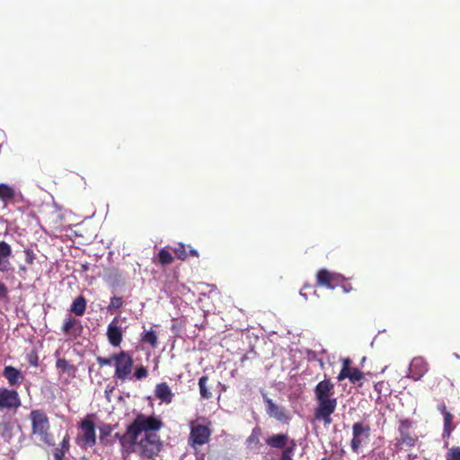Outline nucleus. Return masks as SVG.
I'll return each mask as SVG.
<instances>
[{
	"mask_svg": "<svg viewBox=\"0 0 460 460\" xmlns=\"http://www.w3.org/2000/svg\"><path fill=\"white\" fill-rule=\"evenodd\" d=\"M314 394L317 403L314 411V420L322 421L324 426L331 425L332 415L335 412L338 405L334 384L330 379L324 378L314 386Z\"/></svg>",
	"mask_w": 460,
	"mask_h": 460,
	"instance_id": "nucleus-1",
	"label": "nucleus"
},
{
	"mask_svg": "<svg viewBox=\"0 0 460 460\" xmlns=\"http://www.w3.org/2000/svg\"><path fill=\"white\" fill-rule=\"evenodd\" d=\"M162 448L163 441L158 434H143L134 439L132 454H137L141 459H153Z\"/></svg>",
	"mask_w": 460,
	"mask_h": 460,
	"instance_id": "nucleus-2",
	"label": "nucleus"
},
{
	"mask_svg": "<svg viewBox=\"0 0 460 460\" xmlns=\"http://www.w3.org/2000/svg\"><path fill=\"white\" fill-rule=\"evenodd\" d=\"M163 425L159 416L138 413L128 425V433L132 434L135 438L143 434H157L156 431L160 430Z\"/></svg>",
	"mask_w": 460,
	"mask_h": 460,
	"instance_id": "nucleus-3",
	"label": "nucleus"
},
{
	"mask_svg": "<svg viewBox=\"0 0 460 460\" xmlns=\"http://www.w3.org/2000/svg\"><path fill=\"white\" fill-rule=\"evenodd\" d=\"M93 417V414H87L78 425L79 433L75 442L82 448L93 447L97 443L96 427Z\"/></svg>",
	"mask_w": 460,
	"mask_h": 460,
	"instance_id": "nucleus-4",
	"label": "nucleus"
},
{
	"mask_svg": "<svg viewBox=\"0 0 460 460\" xmlns=\"http://www.w3.org/2000/svg\"><path fill=\"white\" fill-rule=\"evenodd\" d=\"M211 422L207 420V424L199 423L196 420L190 422V434L188 437V445L197 450L198 447L208 443L212 434L210 428Z\"/></svg>",
	"mask_w": 460,
	"mask_h": 460,
	"instance_id": "nucleus-5",
	"label": "nucleus"
},
{
	"mask_svg": "<svg viewBox=\"0 0 460 460\" xmlns=\"http://www.w3.org/2000/svg\"><path fill=\"white\" fill-rule=\"evenodd\" d=\"M31 422V432L40 438V441L50 444V425L49 418L43 410H32L29 415Z\"/></svg>",
	"mask_w": 460,
	"mask_h": 460,
	"instance_id": "nucleus-6",
	"label": "nucleus"
},
{
	"mask_svg": "<svg viewBox=\"0 0 460 460\" xmlns=\"http://www.w3.org/2000/svg\"><path fill=\"white\" fill-rule=\"evenodd\" d=\"M115 367L114 376L121 381L131 379L133 369V358L128 351L121 350L112 355Z\"/></svg>",
	"mask_w": 460,
	"mask_h": 460,
	"instance_id": "nucleus-7",
	"label": "nucleus"
},
{
	"mask_svg": "<svg viewBox=\"0 0 460 460\" xmlns=\"http://www.w3.org/2000/svg\"><path fill=\"white\" fill-rule=\"evenodd\" d=\"M370 438V426L368 423L358 421L352 425V439L350 447L354 453H358L359 449L367 445Z\"/></svg>",
	"mask_w": 460,
	"mask_h": 460,
	"instance_id": "nucleus-8",
	"label": "nucleus"
},
{
	"mask_svg": "<svg viewBox=\"0 0 460 460\" xmlns=\"http://www.w3.org/2000/svg\"><path fill=\"white\" fill-rule=\"evenodd\" d=\"M13 255L12 247L4 241H0V271H7L11 266L10 258ZM8 288L0 280V300L8 298Z\"/></svg>",
	"mask_w": 460,
	"mask_h": 460,
	"instance_id": "nucleus-9",
	"label": "nucleus"
},
{
	"mask_svg": "<svg viewBox=\"0 0 460 460\" xmlns=\"http://www.w3.org/2000/svg\"><path fill=\"white\" fill-rule=\"evenodd\" d=\"M412 422L410 420H400L395 446L401 449L411 448L415 446L418 438L411 433Z\"/></svg>",
	"mask_w": 460,
	"mask_h": 460,
	"instance_id": "nucleus-10",
	"label": "nucleus"
},
{
	"mask_svg": "<svg viewBox=\"0 0 460 460\" xmlns=\"http://www.w3.org/2000/svg\"><path fill=\"white\" fill-rule=\"evenodd\" d=\"M21 405V398L16 390L0 388V411H16Z\"/></svg>",
	"mask_w": 460,
	"mask_h": 460,
	"instance_id": "nucleus-11",
	"label": "nucleus"
},
{
	"mask_svg": "<svg viewBox=\"0 0 460 460\" xmlns=\"http://www.w3.org/2000/svg\"><path fill=\"white\" fill-rule=\"evenodd\" d=\"M429 386L437 394L447 395L453 393L455 385L451 378L445 375H436L429 379Z\"/></svg>",
	"mask_w": 460,
	"mask_h": 460,
	"instance_id": "nucleus-12",
	"label": "nucleus"
},
{
	"mask_svg": "<svg viewBox=\"0 0 460 460\" xmlns=\"http://www.w3.org/2000/svg\"><path fill=\"white\" fill-rule=\"evenodd\" d=\"M263 402L265 403V410L267 414L270 418H274L276 420L287 423L289 421L290 417L285 409V407L275 403L266 394H262Z\"/></svg>",
	"mask_w": 460,
	"mask_h": 460,
	"instance_id": "nucleus-13",
	"label": "nucleus"
},
{
	"mask_svg": "<svg viewBox=\"0 0 460 460\" xmlns=\"http://www.w3.org/2000/svg\"><path fill=\"white\" fill-rule=\"evenodd\" d=\"M316 281L318 286L334 289L342 282V275L322 269L316 274Z\"/></svg>",
	"mask_w": 460,
	"mask_h": 460,
	"instance_id": "nucleus-14",
	"label": "nucleus"
},
{
	"mask_svg": "<svg viewBox=\"0 0 460 460\" xmlns=\"http://www.w3.org/2000/svg\"><path fill=\"white\" fill-rule=\"evenodd\" d=\"M429 363L424 358L415 357L412 358L410 364L408 376L414 381L420 380L429 371Z\"/></svg>",
	"mask_w": 460,
	"mask_h": 460,
	"instance_id": "nucleus-15",
	"label": "nucleus"
},
{
	"mask_svg": "<svg viewBox=\"0 0 460 460\" xmlns=\"http://www.w3.org/2000/svg\"><path fill=\"white\" fill-rule=\"evenodd\" d=\"M84 327L80 320L75 317L69 315L67 316L63 323L61 327L62 332L68 337H72L76 339L83 332Z\"/></svg>",
	"mask_w": 460,
	"mask_h": 460,
	"instance_id": "nucleus-16",
	"label": "nucleus"
},
{
	"mask_svg": "<svg viewBox=\"0 0 460 460\" xmlns=\"http://www.w3.org/2000/svg\"><path fill=\"white\" fill-rule=\"evenodd\" d=\"M119 318L114 317L107 328V338L113 347L120 346L123 339V332L119 326Z\"/></svg>",
	"mask_w": 460,
	"mask_h": 460,
	"instance_id": "nucleus-17",
	"label": "nucleus"
},
{
	"mask_svg": "<svg viewBox=\"0 0 460 460\" xmlns=\"http://www.w3.org/2000/svg\"><path fill=\"white\" fill-rule=\"evenodd\" d=\"M114 438H117L120 444V452L123 457H128L132 455V445L134 444L135 437L128 433V426L125 433L120 434L117 432Z\"/></svg>",
	"mask_w": 460,
	"mask_h": 460,
	"instance_id": "nucleus-18",
	"label": "nucleus"
},
{
	"mask_svg": "<svg viewBox=\"0 0 460 460\" xmlns=\"http://www.w3.org/2000/svg\"><path fill=\"white\" fill-rule=\"evenodd\" d=\"M3 376L10 386H19L24 379L22 373L13 366L4 367Z\"/></svg>",
	"mask_w": 460,
	"mask_h": 460,
	"instance_id": "nucleus-19",
	"label": "nucleus"
},
{
	"mask_svg": "<svg viewBox=\"0 0 460 460\" xmlns=\"http://www.w3.org/2000/svg\"><path fill=\"white\" fill-rule=\"evenodd\" d=\"M154 394L157 399L165 404H170L174 397V394L165 382L157 384L155 387Z\"/></svg>",
	"mask_w": 460,
	"mask_h": 460,
	"instance_id": "nucleus-20",
	"label": "nucleus"
},
{
	"mask_svg": "<svg viewBox=\"0 0 460 460\" xmlns=\"http://www.w3.org/2000/svg\"><path fill=\"white\" fill-rule=\"evenodd\" d=\"M117 425L110 423H102L99 427V440L103 447H110L114 444V440L111 438Z\"/></svg>",
	"mask_w": 460,
	"mask_h": 460,
	"instance_id": "nucleus-21",
	"label": "nucleus"
},
{
	"mask_svg": "<svg viewBox=\"0 0 460 460\" xmlns=\"http://www.w3.org/2000/svg\"><path fill=\"white\" fill-rule=\"evenodd\" d=\"M16 197L17 192L14 188L5 183H0V200L4 204L14 203Z\"/></svg>",
	"mask_w": 460,
	"mask_h": 460,
	"instance_id": "nucleus-22",
	"label": "nucleus"
},
{
	"mask_svg": "<svg viewBox=\"0 0 460 460\" xmlns=\"http://www.w3.org/2000/svg\"><path fill=\"white\" fill-rule=\"evenodd\" d=\"M288 436L286 434H276L266 439V444L272 448L285 449L289 445Z\"/></svg>",
	"mask_w": 460,
	"mask_h": 460,
	"instance_id": "nucleus-23",
	"label": "nucleus"
},
{
	"mask_svg": "<svg viewBox=\"0 0 460 460\" xmlns=\"http://www.w3.org/2000/svg\"><path fill=\"white\" fill-rule=\"evenodd\" d=\"M56 367L59 371V375L67 374L70 377H75L77 368L64 358H58L56 361Z\"/></svg>",
	"mask_w": 460,
	"mask_h": 460,
	"instance_id": "nucleus-24",
	"label": "nucleus"
},
{
	"mask_svg": "<svg viewBox=\"0 0 460 460\" xmlns=\"http://www.w3.org/2000/svg\"><path fill=\"white\" fill-rule=\"evenodd\" d=\"M337 378L339 381L349 378L350 383L356 384L363 378V373L357 367H351L350 369H341Z\"/></svg>",
	"mask_w": 460,
	"mask_h": 460,
	"instance_id": "nucleus-25",
	"label": "nucleus"
},
{
	"mask_svg": "<svg viewBox=\"0 0 460 460\" xmlns=\"http://www.w3.org/2000/svg\"><path fill=\"white\" fill-rule=\"evenodd\" d=\"M199 394L203 400H210L213 397L211 386L208 385V376L207 375L199 377L198 382Z\"/></svg>",
	"mask_w": 460,
	"mask_h": 460,
	"instance_id": "nucleus-26",
	"label": "nucleus"
},
{
	"mask_svg": "<svg viewBox=\"0 0 460 460\" xmlns=\"http://www.w3.org/2000/svg\"><path fill=\"white\" fill-rule=\"evenodd\" d=\"M86 305V298L84 296H78L73 301L70 307V312L75 314L76 316H82L85 313Z\"/></svg>",
	"mask_w": 460,
	"mask_h": 460,
	"instance_id": "nucleus-27",
	"label": "nucleus"
},
{
	"mask_svg": "<svg viewBox=\"0 0 460 460\" xmlns=\"http://www.w3.org/2000/svg\"><path fill=\"white\" fill-rule=\"evenodd\" d=\"M141 342L149 344L151 348L155 349L158 345L157 333L154 330L146 331L141 334Z\"/></svg>",
	"mask_w": 460,
	"mask_h": 460,
	"instance_id": "nucleus-28",
	"label": "nucleus"
},
{
	"mask_svg": "<svg viewBox=\"0 0 460 460\" xmlns=\"http://www.w3.org/2000/svg\"><path fill=\"white\" fill-rule=\"evenodd\" d=\"M157 260L161 265L166 266L173 261V257L167 249L163 248L158 252Z\"/></svg>",
	"mask_w": 460,
	"mask_h": 460,
	"instance_id": "nucleus-29",
	"label": "nucleus"
},
{
	"mask_svg": "<svg viewBox=\"0 0 460 460\" xmlns=\"http://www.w3.org/2000/svg\"><path fill=\"white\" fill-rule=\"evenodd\" d=\"M296 447V443L294 439L289 441V445L282 451L279 460H293L292 456Z\"/></svg>",
	"mask_w": 460,
	"mask_h": 460,
	"instance_id": "nucleus-30",
	"label": "nucleus"
},
{
	"mask_svg": "<svg viewBox=\"0 0 460 460\" xmlns=\"http://www.w3.org/2000/svg\"><path fill=\"white\" fill-rule=\"evenodd\" d=\"M438 410L443 414L444 418V427H454L453 426V419L454 416L452 413H450L447 410L445 404H441L438 406Z\"/></svg>",
	"mask_w": 460,
	"mask_h": 460,
	"instance_id": "nucleus-31",
	"label": "nucleus"
},
{
	"mask_svg": "<svg viewBox=\"0 0 460 460\" xmlns=\"http://www.w3.org/2000/svg\"><path fill=\"white\" fill-rule=\"evenodd\" d=\"M173 252L178 260L185 261L188 258L186 247L181 243L177 244V246L173 249Z\"/></svg>",
	"mask_w": 460,
	"mask_h": 460,
	"instance_id": "nucleus-32",
	"label": "nucleus"
},
{
	"mask_svg": "<svg viewBox=\"0 0 460 460\" xmlns=\"http://www.w3.org/2000/svg\"><path fill=\"white\" fill-rule=\"evenodd\" d=\"M446 460H460V447L454 446L448 448L446 454Z\"/></svg>",
	"mask_w": 460,
	"mask_h": 460,
	"instance_id": "nucleus-33",
	"label": "nucleus"
},
{
	"mask_svg": "<svg viewBox=\"0 0 460 460\" xmlns=\"http://www.w3.org/2000/svg\"><path fill=\"white\" fill-rule=\"evenodd\" d=\"M147 376H148V371L145 366L140 365V366L137 367V368L134 372V377L136 379L142 380V379L147 377Z\"/></svg>",
	"mask_w": 460,
	"mask_h": 460,
	"instance_id": "nucleus-34",
	"label": "nucleus"
},
{
	"mask_svg": "<svg viewBox=\"0 0 460 460\" xmlns=\"http://www.w3.org/2000/svg\"><path fill=\"white\" fill-rule=\"evenodd\" d=\"M24 253H25V261H26V263L29 264V265H32L34 261H35V259H36L35 252L32 250H31L29 248H26L24 250Z\"/></svg>",
	"mask_w": 460,
	"mask_h": 460,
	"instance_id": "nucleus-35",
	"label": "nucleus"
},
{
	"mask_svg": "<svg viewBox=\"0 0 460 460\" xmlns=\"http://www.w3.org/2000/svg\"><path fill=\"white\" fill-rule=\"evenodd\" d=\"M123 305V300L119 296H112L111 298L110 308L119 309Z\"/></svg>",
	"mask_w": 460,
	"mask_h": 460,
	"instance_id": "nucleus-36",
	"label": "nucleus"
},
{
	"mask_svg": "<svg viewBox=\"0 0 460 460\" xmlns=\"http://www.w3.org/2000/svg\"><path fill=\"white\" fill-rule=\"evenodd\" d=\"M59 448L65 452H68L70 448V438L68 435H66L62 441L59 444Z\"/></svg>",
	"mask_w": 460,
	"mask_h": 460,
	"instance_id": "nucleus-37",
	"label": "nucleus"
},
{
	"mask_svg": "<svg viewBox=\"0 0 460 460\" xmlns=\"http://www.w3.org/2000/svg\"><path fill=\"white\" fill-rule=\"evenodd\" d=\"M28 362L32 367H38L39 366V357L35 351H31L28 355Z\"/></svg>",
	"mask_w": 460,
	"mask_h": 460,
	"instance_id": "nucleus-38",
	"label": "nucleus"
},
{
	"mask_svg": "<svg viewBox=\"0 0 460 460\" xmlns=\"http://www.w3.org/2000/svg\"><path fill=\"white\" fill-rule=\"evenodd\" d=\"M375 391L380 395L384 390H387L386 383L384 381H380L375 384L374 385Z\"/></svg>",
	"mask_w": 460,
	"mask_h": 460,
	"instance_id": "nucleus-39",
	"label": "nucleus"
},
{
	"mask_svg": "<svg viewBox=\"0 0 460 460\" xmlns=\"http://www.w3.org/2000/svg\"><path fill=\"white\" fill-rule=\"evenodd\" d=\"M96 360L101 367L110 366V365H111V362L113 361L112 356L110 358H103V357H97Z\"/></svg>",
	"mask_w": 460,
	"mask_h": 460,
	"instance_id": "nucleus-40",
	"label": "nucleus"
},
{
	"mask_svg": "<svg viewBox=\"0 0 460 460\" xmlns=\"http://www.w3.org/2000/svg\"><path fill=\"white\" fill-rule=\"evenodd\" d=\"M66 452L57 447L53 453L54 460H64Z\"/></svg>",
	"mask_w": 460,
	"mask_h": 460,
	"instance_id": "nucleus-41",
	"label": "nucleus"
},
{
	"mask_svg": "<svg viewBox=\"0 0 460 460\" xmlns=\"http://www.w3.org/2000/svg\"><path fill=\"white\" fill-rule=\"evenodd\" d=\"M339 287H341L342 288L344 293H349L353 289L352 286L346 281V279L343 276H342V282L340 284Z\"/></svg>",
	"mask_w": 460,
	"mask_h": 460,
	"instance_id": "nucleus-42",
	"label": "nucleus"
},
{
	"mask_svg": "<svg viewBox=\"0 0 460 460\" xmlns=\"http://www.w3.org/2000/svg\"><path fill=\"white\" fill-rule=\"evenodd\" d=\"M455 427H444L443 428V433H442V437L443 438H448L450 436H451V433L453 431Z\"/></svg>",
	"mask_w": 460,
	"mask_h": 460,
	"instance_id": "nucleus-43",
	"label": "nucleus"
},
{
	"mask_svg": "<svg viewBox=\"0 0 460 460\" xmlns=\"http://www.w3.org/2000/svg\"><path fill=\"white\" fill-rule=\"evenodd\" d=\"M350 364H351V360L349 358L343 359V367L341 369H350L351 368L349 367Z\"/></svg>",
	"mask_w": 460,
	"mask_h": 460,
	"instance_id": "nucleus-44",
	"label": "nucleus"
},
{
	"mask_svg": "<svg viewBox=\"0 0 460 460\" xmlns=\"http://www.w3.org/2000/svg\"><path fill=\"white\" fill-rule=\"evenodd\" d=\"M189 254L192 257H199V252L195 249H190Z\"/></svg>",
	"mask_w": 460,
	"mask_h": 460,
	"instance_id": "nucleus-45",
	"label": "nucleus"
},
{
	"mask_svg": "<svg viewBox=\"0 0 460 460\" xmlns=\"http://www.w3.org/2000/svg\"><path fill=\"white\" fill-rule=\"evenodd\" d=\"M82 268H83V270H84V271H86V270H88V265L84 264V265H82Z\"/></svg>",
	"mask_w": 460,
	"mask_h": 460,
	"instance_id": "nucleus-46",
	"label": "nucleus"
},
{
	"mask_svg": "<svg viewBox=\"0 0 460 460\" xmlns=\"http://www.w3.org/2000/svg\"><path fill=\"white\" fill-rule=\"evenodd\" d=\"M196 460H205V458H204V455H202V456H200L197 457V458H196Z\"/></svg>",
	"mask_w": 460,
	"mask_h": 460,
	"instance_id": "nucleus-47",
	"label": "nucleus"
}]
</instances>
